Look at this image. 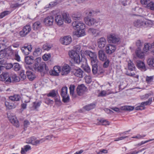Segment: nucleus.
<instances>
[{"mask_svg":"<svg viewBox=\"0 0 154 154\" xmlns=\"http://www.w3.org/2000/svg\"><path fill=\"white\" fill-rule=\"evenodd\" d=\"M45 102L46 104L49 105L52 104L53 103V101L48 98H46L45 100Z\"/></svg>","mask_w":154,"mask_h":154,"instance_id":"nucleus-62","label":"nucleus"},{"mask_svg":"<svg viewBox=\"0 0 154 154\" xmlns=\"http://www.w3.org/2000/svg\"><path fill=\"white\" fill-rule=\"evenodd\" d=\"M54 19V17L52 16H48L44 19V23L47 26H51L53 24Z\"/></svg>","mask_w":154,"mask_h":154,"instance_id":"nucleus-17","label":"nucleus"},{"mask_svg":"<svg viewBox=\"0 0 154 154\" xmlns=\"http://www.w3.org/2000/svg\"><path fill=\"white\" fill-rule=\"evenodd\" d=\"M31 30V28L30 26L26 25L24 27L23 29L20 32V35L21 36L23 37L26 36Z\"/></svg>","mask_w":154,"mask_h":154,"instance_id":"nucleus-14","label":"nucleus"},{"mask_svg":"<svg viewBox=\"0 0 154 154\" xmlns=\"http://www.w3.org/2000/svg\"><path fill=\"white\" fill-rule=\"evenodd\" d=\"M41 58L40 57L37 58L35 60V63L33 67L35 71L37 70V68H38L37 66H39V63L40 62Z\"/></svg>","mask_w":154,"mask_h":154,"instance_id":"nucleus-38","label":"nucleus"},{"mask_svg":"<svg viewBox=\"0 0 154 154\" xmlns=\"http://www.w3.org/2000/svg\"><path fill=\"white\" fill-rule=\"evenodd\" d=\"M97 63H92V72L93 74L94 75L97 74L100 75L102 73L104 72V70L102 67L98 66Z\"/></svg>","mask_w":154,"mask_h":154,"instance_id":"nucleus-8","label":"nucleus"},{"mask_svg":"<svg viewBox=\"0 0 154 154\" xmlns=\"http://www.w3.org/2000/svg\"><path fill=\"white\" fill-rule=\"evenodd\" d=\"M140 105L135 108L136 110H142L145 109V107L143 106H142L140 104H139Z\"/></svg>","mask_w":154,"mask_h":154,"instance_id":"nucleus-64","label":"nucleus"},{"mask_svg":"<svg viewBox=\"0 0 154 154\" xmlns=\"http://www.w3.org/2000/svg\"><path fill=\"white\" fill-rule=\"evenodd\" d=\"M134 108V106H122L120 107V109L122 110L131 111L133 110Z\"/></svg>","mask_w":154,"mask_h":154,"instance_id":"nucleus-42","label":"nucleus"},{"mask_svg":"<svg viewBox=\"0 0 154 154\" xmlns=\"http://www.w3.org/2000/svg\"><path fill=\"white\" fill-rule=\"evenodd\" d=\"M63 20L66 23H69L71 22L69 14L66 13L62 14V15H58V25H61L63 23Z\"/></svg>","mask_w":154,"mask_h":154,"instance_id":"nucleus-3","label":"nucleus"},{"mask_svg":"<svg viewBox=\"0 0 154 154\" xmlns=\"http://www.w3.org/2000/svg\"><path fill=\"white\" fill-rule=\"evenodd\" d=\"M86 24L89 26L94 25L95 24L98 22V21L93 18H86L85 19Z\"/></svg>","mask_w":154,"mask_h":154,"instance_id":"nucleus-19","label":"nucleus"},{"mask_svg":"<svg viewBox=\"0 0 154 154\" xmlns=\"http://www.w3.org/2000/svg\"><path fill=\"white\" fill-rule=\"evenodd\" d=\"M34 58L33 56H26L25 57L26 63L28 64H32L34 62Z\"/></svg>","mask_w":154,"mask_h":154,"instance_id":"nucleus-27","label":"nucleus"},{"mask_svg":"<svg viewBox=\"0 0 154 154\" xmlns=\"http://www.w3.org/2000/svg\"><path fill=\"white\" fill-rule=\"evenodd\" d=\"M152 101V98H149L148 100L146 101L143 102L141 103V104L143 106H145L149 105Z\"/></svg>","mask_w":154,"mask_h":154,"instance_id":"nucleus-51","label":"nucleus"},{"mask_svg":"<svg viewBox=\"0 0 154 154\" xmlns=\"http://www.w3.org/2000/svg\"><path fill=\"white\" fill-rule=\"evenodd\" d=\"M110 61L109 59H106V60L105 61L103 64V66L104 68H107L109 66Z\"/></svg>","mask_w":154,"mask_h":154,"instance_id":"nucleus-61","label":"nucleus"},{"mask_svg":"<svg viewBox=\"0 0 154 154\" xmlns=\"http://www.w3.org/2000/svg\"><path fill=\"white\" fill-rule=\"evenodd\" d=\"M120 40L119 36L114 33H112L107 36V41L109 43L118 44L120 42Z\"/></svg>","mask_w":154,"mask_h":154,"instance_id":"nucleus-6","label":"nucleus"},{"mask_svg":"<svg viewBox=\"0 0 154 154\" xmlns=\"http://www.w3.org/2000/svg\"><path fill=\"white\" fill-rule=\"evenodd\" d=\"M109 90L107 91H102L101 92L98 94V97H103L106 96L107 95H109L111 93L110 92Z\"/></svg>","mask_w":154,"mask_h":154,"instance_id":"nucleus-39","label":"nucleus"},{"mask_svg":"<svg viewBox=\"0 0 154 154\" xmlns=\"http://www.w3.org/2000/svg\"><path fill=\"white\" fill-rule=\"evenodd\" d=\"M151 22L145 19H140L135 20L134 22V26L137 28L147 27L149 26Z\"/></svg>","mask_w":154,"mask_h":154,"instance_id":"nucleus-2","label":"nucleus"},{"mask_svg":"<svg viewBox=\"0 0 154 154\" xmlns=\"http://www.w3.org/2000/svg\"><path fill=\"white\" fill-rule=\"evenodd\" d=\"M95 107V105L94 103H91L90 104L85 106L83 107V109L87 111H89L94 108Z\"/></svg>","mask_w":154,"mask_h":154,"instance_id":"nucleus-37","label":"nucleus"},{"mask_svg":"<svg viewBox=\"0 0 154 154\" xmlns=\"http://www.w3.org/2000/svg\"><path fill=\"white\" fill-rule=\"evenodd\" d=\"M72 72L74 75L77 77L79 78L83 77V71L79 68L75 67L73 68Z\"/></svg>","mask_w":154,"mask_h":154,"instance_id":"nucleus-15","label":"nucleus"},{"mask_svg":"<svg viewBox=\"0 0 154 154\" xmlns=\"http://www.w3.org/2000/svg\"><path fill=\"white\" fill-rule=\"evenodd\" d=\"M72 17L75 20H80L82 18V14L80 13L77 12L73 14L72 15Z\"/></svg>","mask_w":154,"mask_h":154,"instance_id":"nucleus-30","label":"nucleus"},{"mask_svg":"<svg viewBox=\"0 0 154 154\" xmlns=\"http://www.w3.org/2000/svg\"><path fill=\"white\" fill-rule=\"evenodd\" d=\"M26 74L28 78L31 81L33 80L35 77L31 71H27Z\"/></svg>","mask_w":154,"mask_h":154,"instance_id":"nucleus-41","label":"nucleus"},{"mask_svg":"<svg viewBox=\"0 0 154 154\" xmlns=\"http://www.w3.org/2000/svg\"><path fill=\"white\" fill-rule=\"evenodd\" d=\"M135 53L136 55L139 58H143L144 56V53L142 51L140 48H138L136 50Z\"/></svg>","mask_w":154,"mask_h":154,"instance_id":"nucleus-28","label":"nucleus"},{"mask_svg":"<svg viewBox=\"0 0 154 154\" xmlns=\"http://www.w3.org/2000/svg\"><path fill=\"white\" fill-rule=\"evenodd\" d=\"M20 78L16 74H11L7 80L8 83L11 82H17L20 81Z\"/></svg>","mask_w":154,"mask_h":154,"instance_id":"nucleus-10","label":"nucleus"},{"mask_svg":"<svg viewBox=\"0 0 154 154\" xmlns=\"http://www.w3.org/2000/svg\"><path fill=\"white\" fill-rule=\"evenodd\" d=\"M51 54L50 53L45 54L42 56V59L45 61L48 60L51 57Z\"/></svg>","mask_w":154,"mask_h":154,"instance_id":"nucleus-48","label":"nucleus"},{"mask_svg":"<svg viewBox=\"0 0 154 154\" xmlns=\"http://www.w3.org/2000/svg\"><path fill=\"white\" fill-rule=\"evenodd\" d=\"M83 68L84 70L88 73L91 72V69L90 67L88 65H85L83 67Z\"/></svg>","mask_w":154,"mask_h":154,"instance_id":"nucleus-58","label":"nucleus"},{"mask_svg":"<svg viewBox=\"0 0 154 154\" xmlns=\"http://www.w3.org/2000/svg\"><path fill=\"white\" fill-rule=\"evenodd\" d=\"M71 70V68L68 64H65L61 67L58 66V71L63 76L66 75Z\"/></svg>","mask_w":154,"mask_h":154,"instance_id":"nucleus-4","label":"nucleus"},{"mask_svg":"<svg viewBox=\"0 0 154 154\" xmlns=\"http://www.w3.org/2000/svg\"><path fill=\"white\" fill-rule=\"evenodd\" d=\"M97 125H109V123L107 120L102 119L99 120V122L97 123Z\"/></svg>","mask_w":154,"mask_h":154,"instance_id":"nucleus-35","label":"nucleus"},{"mask_svg":"<svg viewBox=\"0 0 154 154\" xmlns=\"http://www.w3.org/2000/svg\"><path fill=\"white\" fill-rule=\"evenodd\" d=\"M52 45L47 43L44 44L42 46V48L44 50L48 51L52 48Z\"/></svg>","mask_w":154,"mask_h":154,"instance_id":"nucleus-46","label":"nucleus"},{"mask_svg":"<svg viewBox=\"0 0 154 154\" xmlns=\"http://www.w3.org/2000/svg\"><path fill=\"white\" fill-rule=\"evenodd\" d=\"M42 52V50L41 48L39 47H36L33 52V55L35 57L39 56L41 55Z\"/></svg>","mask_w":154,"mask_h":154,"instance_id":"nucleus-26","label":"nucleus"},{"mask_svg":"<svg viewBox=\"0 0 154 154\" xmlns=\"http://www.w3.org/2000/svg\"><path fill=\"white\" fill-rule=\"evenodd\" d=\"M60 42L63 45H67L72 42V38L69 36H66L61 38L60 40Z\"/></svg>","mask_w":154,"mask_h":154,"instance_id":"nucleus-12","label":"nucleus"},{"mask_svg":"<svg viewBox=\"0 0 154 154\" xmlns=\"http://www.w3.org/2000/svg\"><path fill=\"white\" fill-rule=\"evenodd\" d=\"M9 77H10V75L8 73L3 72L0 75V81H5L6 82L8 83L7 80Z\"/></svg>","mask_w":154,"mask_h":154,"instance_id":"nucleus-25","label":"nucleus"},{"mask_svg":"<svg viewBox=\"0 0 154 154\" xmlns=\"http://www.w3.org/2000/svg\"><path fill=\"white\" fill-rule=\"evenodd\" d=\"M84 28L76 30L75 34L78 37L84 36L85 35V32L84 30Z\"/></svg>","mask_w":154,"mask_h":154,"instance_id":"nucleus-32","label":"nucleus"},{"mask_svg":"<svg viewBox=\"0 0 154 154\" xmlns=\"http://www.w3.org/2000/svg\"><path fill=\"white\" fill-rule=\"evenodd\" d=\"M116 49L115 45L112 44L107 45L105 48L106 53L109 54H110L113 53Z\"/></svg>","mask_w":154,"mask_h":154,"instance_id":"nucleus-13","label":"nucleus"},{"mask_svg":"<svg viewBox=\"0 0 154 154\" xmlns=\"http://www.w3.org/2000/svg\"><path fill=\"white\" fill-rule=\"evenodd\" d=\"M151 45L148 43H146L145 44L143 48V50L145 52H147L150 48H152L151 47Z\"/></svg>","mask_w":154,"mask_h":154,"instance_id":"nucleus-49","label":"nucleus"},{"mask_svg":"<svg viewBox=\"0 0 154 154\" xmlns=\"http://www.w3.org/2000/svg\"><path fill=\"white\" fill-rule=\"evenodd\" d=\"M98 56L99 59L102 61H105L106 60V55L104 51L102 49L99 51L98 52Z\"/></svg>","mask_w":154,"mask_h":154,"instance_id":"nucleus-20","label":"nucleus"},{"mask_svg":"<svg viewBox=\"0 0 154 154\" xmlns=\"http://www.w3.org/2000/svg\"><path fill=\"white\" fill-rule=\"evenodd\" d=\"M74 48L76 50L69 51L68 54L70 58L74 61L75 63L79 64L82 61V59H80L79 54L78 52H79L80 51L81 47L79 45H77L74 47Z\"/></svg>","mask_w":154,"mask_h":154,"instance_id":"nucleus-1","label":"nucleus"},{"mask_svg":"<svg viewBox=\"0 0 154 154\" xmlns=\"http://www.w3.org/2000/svg\"><path fill=\"white\" fill-rule=\"evenodd\" d=\"M45 141V140L44 139H41L40 140H38L34 137L29 138L26 140V142L27 143L31 144L33 145H37L40 143H42Z\"/></svg>","mask_w":154,"mask_h":154,"instance_id":"nucleus-7","label":"nucleus"},{"mask_svg":"<svg viewBox=\"0 0 154 154\" xmlns=\"http://www.w3.org/2000/svg\"><path fill=\"white\" fill-rule=\"evenodd\" d=\"M72 26L76 30L84 28L85 24L82 22L75 21L73 22Z\"/></svg>","mask_w":154,"mask_h":154,"instance_id":"nucleus-9","label":"nucleus"},{"mask_svg":"<svg viewBox=\"0 0 154 154\" xmlns=\"http://www.w3.org/2000/svg\"><path fill=\"white\" fill-rule=\"evenodd\" d=\"M57 95V94L55 90H52L48 94H47V96L48 97H54Z\"/></svg>","mask_w":154,"mask_h":154,"instance_id":"nucleus-50","label":"nucleus"},{"mask_svg":"<svg viewBox=\"0 0 154 154\" xmlns=\"http://www.w3.org/2000/svg\"><path fill=\"white\" fill-rule=\"evenodd\" d=\"M88 32L89 33L94 35L95 36H98L101 35V31L96 29L90 28L88 29Z\"/></svg>","mask_w":154,"mask_h":154,"instance_id":"nucleus-24","label":"nucleus"},{"mask_svg":"<svg viewBox=\"0 0 154 154\" xmlns=\"http://www.w3.org/2000/svg\"><path fill=\"white\" fill-rule=\"evenodd\" d=\"M147 62L150 66L154 67V58L149 59L148 60Z\"/></svg>","mask_w":154,"mask_h":154,"instance_id":"nucleus-57","label":"nucleus"},{"mask_svg":"<svg viewBox=\"0 0 154 154\" xmlns=\"http://www.w3.org/2000/svg\"><path fill=\"white\" fill-rule=\"evenodd\" d=\"M136 66L139 69L142 71H145L146 70L144 63L141 60L137 61Z\"/></svg>","mask_w":154,"mask_h":154,"instance_id":"nucleus-22","label":"nucleus"},{"mask_svg":"<svg viewBox=\"0 0 154 154\" xmlns=\"http://www.w3.org/2000/svg\"><path fill=\"white\" fill-rule=\"evenodd\" d=\"M9 11H5L0 14V18H2L5 16L8 15L10 13Z\"/></svg>","mask_w":154,"mask_h":154,"instance_id":"nucleus-55","label":"nucleus"},{"mask_svg":"<svg viewBox=\"0 0 154 154\" xmlns=\"http://www.w3.org/2000/svg\"><path fill=\"white\" fill-rule=\"evenodd\" d=\"M32 48V46L31 45H29L22 47L21 50L25 55H27L29 54Z\"/></svg>","mask_w":154,"mask_h":154,"instance_id":"nucleus-16","label":"nucleus"},{"mask_svg":"<svg viewBox=\"0 0 154 154\" xmlns=\"http://www.w3.org/2000/svg\"><path fill=\"white\" fill-rule=\"evenodd\" d=\"M62 101L65 103H68L70 101V98L69 94L61 96Z\"/></svg>","mask_w":154,"mask_h":154,"instance_id":"nucleus-44","label":"nucleus"},{"mask_svg":"<svg viewBox=\"0 0 154 154\" xmlns=\"http://www.w3.org/2000/svg\"><path fill=\"white\" fill-rule=\"evenodd\" d=\"M147 7L152 11H154V2H150L146 5Z\"/></svg>","mask_w":154,"mask_h":154,"instance_id":"nucleus-54","label":"nucleus"},{"mask_svg":"<svg viewBox=\"0 0 154 154\" xmlns=\"http://www.w3.org/2000/svg\"><path fill=\"white\" fill-rule=\"evenodd\" d=\"M153 79V76H147L146 77V81L149 84H151Z\"/></svg>","mask_w":154,"mask_h":154,"instance_id":"nucleus-56","label":"nucleus"},{"mask_svg":"<svg viewBox=\"0 0 154 154\" xmlns=\"http://www.w3.org/2000/svg\"><path fill=\"white\" fill-rule=\"evenodd\" d=\"M41 102H35L33 103L32 107L35 110H36L40 106Z\"/></svg>","mask_w":154,"mask_h":154,"instance_id":"nucleus-52","label":"nucleus"},{"mask_svg":"<svg viewBox=\"0 0 154 154\" xmlns=\"http://www.w3.org/2000/svg\"><path fill=\"white\" fill-rule=\"evenodd\" d=\"M8 119L16 127L19 126V122L17 118L14 116L8 117Z\"/></svg>","mask_w":154,"mask_h":154,"instance_id":"nucleus-23","label":"nucleus"},{"mask_svg":"<svg viewBox=\"0 0 154 154\" xmlns=\"http://www.w3.org/2000/svg\"><path fill=\"white\" fill-rule=\"evenodd\" d=\"M150 95V93L146 94L144 95L141 96L140 97V99L143 100H146L148 98Z\"/></svg>","mask_w":154,"mask_h":154,"instance_id":"nucleus-60","label":"nucleus"},{"mask_svg":"<svg viewBox=\"0 0 154 154\" xmlns=\"http://www.w3.org/2000/svg\"><path fill=\"white\" fill-rule=\"evenodd\" d=\"M75 86L73 85H71L69 87L70 94L72 96H73L74 93Z\"/></svg>","mask_w":154,"mask_h":154,"instance_id":"nucleus-53","label":"nucleus"},{"mask_svg":"<svg viewBox=\"0 0 154 154\" xmlns=\"http://www.w3.org/2000/svg\"><path fill=\"white\" fill-rule=\"evenodd\" d=\"M85 54L88 56L90 58V60L91 63H97L98 62L97 59V55L94 52H93L89 50H86L84 52Z\"/></svg>","mask_w":154,"mask_h":154,"instance_id":"nucleus-5","label":"nucleus"},{"mask_svg":"<svg viewBox=\"0 0 154 154\" xmlns=\"http://www.w3.org/2000/svg\"><path fill=\"white\" fill-rule=\"evenodd\" d=\"M58 69V66H55L53 68V69L50 70L49 73L51 75L57 76L58 75V72L57 71Z\"/></svg>","mask_w":154,"mask_h":154,"instance_id":"nucleus-33","label":"nucleus"},{"mask_svg":"<svg viewBox=\"0 0 154 154\" xmlns=\"http://www.w3.org/2000/svg\"><path fill=\"white\" fill-rule=\"evenodd\" d=\"M37 66L38 67V68H37V70L36 71L40 72H42L45 69L46 70V72H47L49 70L48 67L47 66L46 64L44 63L40 64L39 67H38V66Z\"/></svg>","mask_w":154,"mask_h":154,"instance_id":"nucleus-21","label":"nucleus"},{"mask_svg":"<svg viewBox=\"0 0 154 154\" xmlns=\"http://www.w3.org/2000/svg\"><path fill=\"white\" fill-rule=\"evenodd\" d=\"M57 13L58 11H53L52 12V14L53 16H55V22L57 24H58V21H57L58 17Z\"/></svg>","mask_w":154,"mask_h":154,"instance_id":"nucleus-59","label":"nucleus"},{"mask_svg":"<svg viewBox=\"0 0 154 154\" xmlns=\"http://www.w3.org/2000/svg\"><path fill=\"white\" fill-rule=\"evenodd\" d=\"M86 87L83 84L79 85L76 88V91L78 95L79 96H82L86 90Z\"/></svg>","mask_w":154,"mask_h":154,"instance_id":"nucleus-11","label":"nucleus"},{"mask_svg":"<svg viewBox=\"0 0 154 154\" xmlns=\"http://www.w3.org/2000/svg\"><path fill=\"white\" fill-rule=\"evenodd\" d=\"M21 67L20 65L18 63H14L13 64V69L16 71L20 70Z\"/></svg>","mask_w":154,"mask_h":154,"instance_id":"nucleus-47","label":"nucleus"},{"mask_svg":"<svg viewBox=\"0 0 154 154\" xmlns=\"http://www.w3.org/2000/svg\"><path fill=\"white\" fill-rule=\"evenodd\" d=\"M128 68L129 70L131 71L135 70V69L134 64L130 60L128 62Z\"/></svg>","mask_w":154,"mask_h":154,"instance_id":"nucleus-40","label":"nucleus"},{"mask_svg":"<svg viewBox=\"0 0 154 154\" xmlns=\"http://www.w3.org/2000/svg\"><path fill=\"white\" fill-rule=\"evenodd\" d=\"M31 149L30 146L28 145H26L24 146V148H22L21 153L22 154H25L26 152Z\"/></svg>","mask_w":154,"mask_h":154,"instance_id":"nucleus-43","label":"nucleus"},{"mask_svg":"<svg viewBox=\"0 0 154 154\" xmlns=\"http://www.w3.org/2000/svg\"><path fill=\"white\" fill-rule=\"evenodd\" d=\"M85 82L87 83H90L92 81L91 77L89 76H86L85 77Z\"/></svg>","mask_w":154,"mask_h":154,"instance_id":"nucleus-63","label":"nucleus"},{"mask_svg":"<svg viewBox=\"0 0 154 154\" xmlns=\"http://www.w3.org/2000/svg\"><path fill=\"white\" fill-rule=\"evenodd\" d=\"M67 90L66 87H64L62 88L60 94L61 96L68 94L67 93Z\"/></svg>","mask_w":154,"mask_h":154,"instance_id":"nucleus-45","label":"nucleus"},{"mask_svg":"<svg viewBox=\"0 0 154 154\" xmlns=\"http://www.w3.org/2000/svg\"><path fill=\"white\" fill-rule=\"evenodd\" d=\"M42 27V25L40 22L37 21L35 22L33 24L32 28L34 30H39Z\"/></svg>","mask_w":154,"mask_h":154,"instance_id":"nucleus-31","label":"nucleus"},{"mask_svg":"<svg viewBox=\"0 0 154 154\" xmlns=\"http://www.w3.org/2000/svg\"><path fill=\"white\" fill-rule=\"evenodd\" d=\"M13 54L14 57L15 59L18 62L20 61V57L18 54V51L17 50H14Z\"/></svg>","mask_w":154,"mask_h":154,"instance_id":"nucleus-36","label":"nucleus"},{"mask_svg":"<svg viewBox=\"0 0 154 154\" xmlns=\"http://www.w3.org/2000/svg\"><path fill=\"white\" fill-rule=\"evenodd\" d=\"M106 44V40L104 37H101L97 40L98 47L100 48H104Z\"/></svg>","mask_w":154,"mask_h":154,"instance_id":"nucleus-18","label":"nucleus"},{"mask_svg":"<svg viewBox=\"0 0 154 154\" xmlns=\"http://www.w3.org/2000/svg\"><path fill=\"white\" fill-rule=\"evenodd\" d=\"M58 4V1L55 0L54 1L50 2L49 4L46 5L45 7V8H52L54 7Z\"/></svg>","mask_w":154,"mask_h":154,"instance_id":"nucleus-29","label":"nucleus"},{"mask_svg":"<svg viewBox=\"0 0 154 154\" xmlns=\"http://www.w3.org/2000/svg\"><path fill=\"white\" fill-rule=\"evenodd\" d=\"M10 100L12 101H18L20 99V96L18 94H15L9 97Z\"/></svg>","mask_w":154,"mask_h":154,"instance_id":"nucleus-34","label":"nucleus"}]
</instances>
